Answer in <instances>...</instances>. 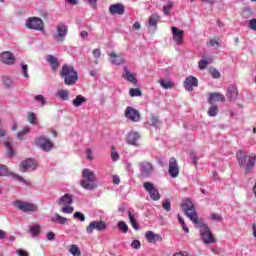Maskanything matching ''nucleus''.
<instances>
[{
  "label": "nucleus",
  "instance_id": "35",
  "mask_svg": "<svg viewBox=\"0 0 256 256\" xmlns=\"http://www.w3.org/2000/svg\"><path fill=\"white\" fill-rule=\"evenodd\" d=\"M158 83L161 85V87L163 89H172V87H173V82H171L169 80L160 79V80H158Z\"/></svg>",
  "mask_w": 256,
  "mask_h": 256
},
{
  "label": "nucleus",
  "instance_id": "7",
  "mask_svg": "<svg viewBox=\"0 0 256 256\" xmlns=\"http://www.w3.org/2000/svg\"><path fill=\"white\" fill-rule=\"evenodd\" d=\"M14 207L23 213H35L37 211V205L19 200L14 202Z\"/></svg>",
  "mask_w": 256,
  "mask_h": 256
},
{
  "label": "nucleus",
  "instance_id": "6",
  "mask_svg": "<svg viewBox=\"0 0 256 256\" xmlns=\"http://www.w3.org/2000/svg\"><path fill=\"white\" fill-rule=\"evenodd\" d=\"M79 81V74L73 66H65V85H75Z\"/></svg>",
  "mask_w": 256,
  "mask_h": 256
},
{
  "label": "nucleus",
  "instance_id": "5",
  "mask_svg": "<svg viewBox=\"0 0 256 256\" xmlns=\"http://www.w3.org/2000/svg\"><path fill=\"white\" fill-rule=\"evenodd\" d=\"M25 26L27 29H33L34 31H45V23L43 22V19L39 17L28 18Z\"/></svg>",
  "mask_w": 256,
  "mask_h": 256
},
{
  "label": "nucleus",
  "instance_id": "18",
  "mask_svg": "<svg viewBox=\"0 0 256 256\" xmlns=\"http://www.w3.org/2000/svg\"><path fill=\"white\" fill-rule=\"evenodd\" d=\"M123 71H124V73L122 74L123 79H125V81H128L129 83H132V85H136L137 77H135V74L131 73V71H129L127 66L123 67Z\"/></svg>",
  "mask_w": 256,
  "mask_h": 256
},
{
  "label": "nucleus",
  "instance_id": "4",
  "mask_svg": "<svg viewBox=\"0 0 256 256\" xmlns=\"http://www.w3.org/2000/svg\"><path fill=\"white\" fill-rule=\"evenodd\" d=\"M200 237L206 245H211L217 242V239L213 237V233L207 224L200 225Z\"/></svg>",
  "mask_w": 256,
  "mask_h": 256
},
{
  "label": "nucleus",
  "instance_id": "2",
  "mask_svg": "<svg viewBox=\"0 0 256 256\" xmlns=\"http://www.w3.org/2000/svg\"><path fill=\"white\" fill-rule=\"evenodd\" d=\"M95 172L91 171L89 168H85L82 170V179L80 181L81 187L83 189H86L87 191H93L95 187V181H96Z\"/></svg>",
  "mask_w": 256,
  "mask_h": 256
},
{
  "label": "nucleus",
  "instance_id": "28",
  "mask_svg": "<svg viewBox=\"0 0 256 256\" xmlns=\"http://www.w3.org/2000/svg\"><path fill=\"white\" fill-rule=\"evenodd\" d=\"M215 101L225 102V96L221 93H211L209 96L208 103H215Z\"/></svg>",
  "mask_w": 256,
  "mask_h": 256
},
{
  "label": "nucleus",
  "instance_id": "14",
  "mask_svg": "<svg viewBox=\"0 0 256 256\" xmlns=\"http://www.w3.org/2000/svg\"><path fill=\"white\" fill-rule=\"evenodd\" d=\"M169 175L175 179V177H179V164L177 163V159L175 157H171L169 160Z\"/></svg>",
  "mask_w": 256,
  "mask_h": 256
},
{
  "label": "nucleus",
  "instance_id": "11",
  "mask_svg": "<svg viewBox=\"0 0 256 256\" xmlns=\"http://www.w3.org/2000/svg\"><path fill=\"white\" fill-rule=\"evenodd\" d=\"M138 167L142 177H151V173L154 171L153 164L149 161L138 163Z\"/></svg>",
  "mask_w": 256,
  "mask_h": 256
},
{
  "label": "nucleus",
  "instance_id": "16",
  "mask_svg": "<svg viewBox=\"0 0 256 256\" xmlns=\"http://www.w3.org/2000/svg\"><path fill=\"white\" fill-rule=\"evenodd\" d=\"M197 85H199V80L195 76H188L184 81L186 91H193V87H197Z\"/></svg>",
  "mask_w": 256,
  "mask_h": 256
},
{
  "label": "nucleus",
  "instance_id": "21",
  "mask_svg": "<svg viewBox=\"0 0 256 256\" xmlns=\"http://www.w3.org/2000/svg\"><path fill=\"white\" fill-rule=\"evenodd\" d=\"M110 61L113 65H123L125 63V58H123V54H117L112 52L109 54Z\"/></svg>",
  "mask_w": 256,
  "mask_h": 256
},
{
  "label": "nucleus",
  "instance_id": "62",
  "mask_svg": "<svg viewBox=\"0 0 256 256\" xmlns=\"http://www.w3.org/2000/svg\"><path fill=\"white\" fill-rule=\"evenodd\" d=\"M57 97H59L60 99H65V90H60L57 93Z\"/></svg>",
  "mask_w": 256,
  "mask_h": 256
},
{
  "label": "nucleus",
  "instance_id": "64",
  "mask_svg": "<svg viewBox=\"0 0 256 256\" xmlns=\"http://www.w3.org/2000/svg\"><path fill=\"white\" fill-rule=\"evenodd\" d=\"M209 43L211 47H215V45H219V41H217L216 39H211Z\"/></svg>",
  "mask_w": 256,
  "mask_h": 256
},
{
  "label": "nucleus",
  "instance_id": "19",
  "mask_svg": "<svg viewBox=\"0 0 256 256\" xmlns=\"http://www.w3.org/2000/svg\"><path fill=\"white\" fill-rule=\"evenodd\" d=\"M0 61L6 65H13L15 63V56L11 52H3L0 54Z\"/></svg>",
  "mask_w": 256,
  "mask_h": 256
},
{
  "label": "nucleus",
  "instance_id": "55",
  "mask_svg": "<svg viewBox=\"0 0 256 256\" xmlns=\"http://www.w3.org/2000/svg\"><path fill=\"white\" fill-rule=\"evenodd\" d=\"M111 159H112V161H119V153L115 152V151H112L111 152Z\"/></svg>",
  "mask_w": 256,
  "mask_h": 256
},
{
  "label": "nucleus",
  "instance_id": "44",
  "mask_svg": "<svg viewBox=\"0 0 256 256\" xmlns=\"http://www.w3.org/2000/svg\"><path fill=\"white\" fill-rule=\"evenodd\" d=\"M162 207L167 212L171 211V201L165 200L164 202H162Z\"/></svg>",
  "mask_w": 256,
  "mask_h": 256
},
{
  "label": "nucleus",
  "instance_id": "31",
  "mask_svg": "<svg viewBox=\"0 0 256 256\" xmlns=\"http://www.w3.org/2000/svg\"><path fill=\"white\" fill-rule=\"evenodd\" d=\"M31 132V128L29 126L24 127L21 131L17 132V139H19V141H23V139H25L26 135H29V133Z\"/></svg>",
  "mask_w": 256,
  "mask_h": 256
},
{
  "label": "nucleus",
  "instance_id": "29",
  "mask_svg": "<svg viewBox=\"0 0 256 256\" xmlns=\"http://www.w3.org/2000/svg\"><path fill=\"white\" fill-rule=\"evenodd\" d=\"M4 147H6V155L7 157H15V150H13V142L11 141H5Z\"/></svg>",
  "mask_w": 256,
  "mask_h": 256
},
{
  "label": "nucleus",
  "instance_id": "12",
  "mask_svg": "<svg viewBox=\"0 0 256 256\" xmlns=\"http://www.w3.org/2000/svg\"><path fill=\"white\" fill-rule=\"evenodd\" d=\"M95 229L96 231H105V229H107V223L103 221H92L87 226L86 232L89 233V235H91V233H93Z\"/></svg>",
  "mask_w": 256,
  "mask_h": 256
},
{
  "label": "nucleus",
  "instance_id": "34",
  "mask_svg": "<svg viewBox=\"0 0 256 256\" xmlns=\"http://www.w3.org/2000/svg\"><path fill=\"white\" fill-rule=\"evenodd\" d=\"M211 63H213V58L202 59L198 62L199 69H207V66Z\"/></svg>",
  "mask_w": 256,
  "mask_h": 256
},
{
  "label": "nucleus",
  "instance_id": "48",
  "mask_svg": "<svg viewBox=\"0 0 256 256\" xmlns=\"http://www.w3.org/2000/svg\"><path fill=\"white\" fill-rule=\"evenodd\" d=\"M131 247L132 249H141V242L139 240H133Z\"/></svg>",
  "mask_w": 256,
  "mask_h": 256
},
{
  "label": "nucleus",
  "instance_id": "20",
  "mask_svg": "<svg viewBox=\"0 0 256 256\" xmlns=\"http://www.w3.org/2000/svg\"><path fill=\"white\" fill-rule=\"evenodd\" d=\"M145 238L148 243H159L163 241V237L159 234H155L153 231H147L145 233Z\"/></svg>",
  "mask_w": 256,
  "mask_h": 256
},
{
  "label": "nucleus",
  "instance_id": "26",
  "mask_svg": "<svg viewBox=\"0 0 256 256\" xmlns=\"http://www.w3.org/2000/svg\"><path fill=\"white\" fill-rule=\"evenodd\" d=\"M47 61L49 62L52 71H56L57 69H59V60H57V58L53 55H48L47 56Z\"/></svg>",
  "mask_w": 256,
  "mask_h": 256
},
{
  "label": "nucleus",
  "instance_id": "36",
  "mask_svg": "<svg viewBox=\"0 0 256 256\" xmlns=\"http://www.w3.org/2000/svg\"><path fill=\"white\" fill-rule=\"evenodd\" d=\"M29 231L33 237H37L41 233V227L39 225L30 226Z\"/></svg>",
  "mask_w": 256,
  "mask_h": 256
},
{
  "label": "nucleus",
  "instance_id": "61",
  "mask_svg": "<svg viewBox=\"0 0 256 256\" xmlns=\"http://www.w3.org/2000/svg\"><path fill=\"white\" fill-rule=\"evenodd\" d=\"M211 218L213 219V221H221V215L219 214H212Z\"/></svg>",
  "mask_w": 256,
  "mask_h": 256
},
{
  "label": "nucleus",
  "instance_id": "43",
  "mask_svg": "<svg viewBox=\"0 0 256 256\" xmlns=\"http://www.w3.org/2000/svg\"><path fill=\"white\" fill-rule=\"evenodd\" d=\"M74 219H77L78 221H85V214L81 212H75L73 215Z\"/></svg>",
  "mask_w": 256,
  "mask_h": 256
},
{
  "label": "nucleus",
  "instance_id": "40",
  "mask_svg": "<svg viewBox=\"0 0 256 256\" xmlns=\"http://www.w3.org/2000/svg\"><path fill=\"white\" fill-rule=\"evenodd\" d=\"M171 9H173V3L172 2H168V4L163 7L164 15H171Z\"/></svg>",
  "mask_w": 256,
  "mask_h": 256
},
{
  "label": "nucleus",
  "instance_id": "9",
  "mask_svg": "<svg viewBox=\"0 0 256 256\" xmlns=\"http://www.w3.org/2000/svg\"><path fill=\"white\" fill-rule=\"evenodd\" d=\"M143 187L145 191L150 195L152 201H159L161 199V194H159V190L155 188V185L151 182H144Z\"/></svg>",
  "mask_w": 256,
  "mask_h": 256
},
{
  "label": "nucleus",
  "instance_id": "1",
  "mask_svg": "<svg viewBox=\"0 0 256 256\" xmlns=\"http://www.w3.org/2000/svg\"><path fill=\"white\" fill-rule=\"evenodd\" d=\"M236 159L238 162V165L240 167L245 168V174L251 172V169H253L256 165V154L252 153L247 156V154L243 153V150H239L236 154Z\"/></svg>",
  "mask_w": 256,
  "mask_h": 256
},
{
  "label": "nucleus",
  "instance_id": "50",
  "mask_svg": "<svg viewBox=\"0 0 256 256\" xmlns=\"http://www.w3.org/2000/svg\"><path fill=\"white\" fill-rule=\"evenodd\" d=\"M3 175H7V166L0 164V177H3Z\"/></svg>",
  "mask_w": 256,
  "mask_h": 256
},
{
  "label": "nucleus",
  "instance_id": "60",
  "mask_svg": "<svg viewBox=\"0 0 256 256\" xmlns=\"http://www.w3.org/2000/svg\"><path fill=\"white\" fill-rule=\"evenodd\" d=\"M46 237H47L48 241H53V239H55V233L48 232Z\"/></svg>",
  "mask_w": 256,
  "mask_h": 256
},
{
  "label": "nucleus",
  "instance_id": "15",
  "mask_svg": "<svg viewBox=\"0 0 256 256\" xmlns=\"http://www.w3.org/2000/svg\"><path fill=\"white\" fill-rule=\"evenodd\" d=\"M183 35H185V31H183L175 26L172 27V36H173L175 43H177V45H182Z\"/></svg>",
  "mask_w": 256,
  "mask_h": 256
},
{
  "label": "nucleus",
  "instance_id": "42",
  "mask_svg": "<svg viewBox=\"0 0 256 256\" xmlns=\"http://www.w3.org/2000/svg\"><path fill=\"white\" fill-rule=\"evenodd\" d=\"M22 73L25 79H29V66L27 64H22Z\"/></svg>",
  "mask_w": 256,
  "mask_h": 256
},
{
  "label": "nucleus",
  "instance_id": "53",
  "mask_svg": "<svg viewBox=\"0 0 256 256\" xmlns=\"http://www.w3.org/2000/svg\"><path fill=\"white\" fill-rule=\"evenodd\" d=\"M92 53H93V56L95 57V59L101 58V50L99 48L94 49Z\"/></svg>",
  "mask_w": 256,
  "mask_h": 256
},
{
  "label": "nucleus",
  "instance_id": "17",
  "mask_svg": "<svg viewBox=\"0 0 256 256\" xmlns=\"http://www.w3.org/2000/svg\"><path fill=\"white\" fill-rule=\"evenodd\" d=\"M109 12L111 15H123L125 13V5L121 3L112 4L109 7Z\"/></svg>",
  "mask_w": 256,
  "mask_h": 256
},
{
  "label": "nucleus",
  "instance_id": "46",
  "mask_svg": "<svg viewBox=\"0 0 256 256\" xmlns=\"http://www.w3.org/2000/svg\"><path fill=\"white\" fill-rule=\"evenodd\" d=\"M58 204H59L60 206H62V207H61L62 213H65V196H62V197L58 200Z\"/></svg>",
  "mask_w": 256,
  "mask_h": 256
},
{
  "label": "nucleus",
  "instance_id": "33",
  "mask_svg": "<svg viewBox=\"0 0 256 256\" xmlns=\"http://www.w3.org/2000/svg\"><path fill=\"white\" fill-rule=\"evenodd\" d=\"M68 251L73 256H81V250L79 249V246L75 244L70 245Z\"/></svg>",
  "mask_w": 256,
  "mask_h": 256
},
{
  "label": "nucleus",
  "instance_id": "8",
  "mask_svg": "<svg viewBox=\"0 0 256 256\" xmlns=\"http://www.w3.org/2000/svg\"><path fill=\"white\" fill-rule=\"evenodd\" d=\"M34 143L41 149L42 151H45L48 153V151H51L53 149V142L49 140V138L40 136L35 138Z\"/></svg>",
  "mask_w": 256,
  "mask_h": 256
},
{
  "label": "nucleus",
  "instance_id": "27",
  "mask_svg": "<svg viewBox=\"0 0 256 256\" xmlns=\"http://www.w3.org/2000/svg\"><path fill=\"white\" fill-rule=\"evenodd\" d=\"M53 37L58 43L63 41V37H65V26H58L57 33L54 34Z\"/></svg>",
  "mask_w": 256,
  "mask_h": 256
},
{
  "label": "nucleus",
  "instance_id": "38",
  "mask_svg": "<svg viewBox=\"0 0 256 256\" xmlns=\"http://www.w3.org/2000/svg\"><path fill=\"white\" fill-rule=\"evenodd\" d=\"M118 229L119 231H122V233H127V231H129V226H127V223L120 221L118 222Z\"/></svg>",
  "mask_w": 256,
  "mask_h": 256
},
{
  "label": "nucleus",
  "instance_id": "13",
  "mask_svg": "<svg viewBox=\"0 0 256 256\" xmlns=\"http://www.w3.org/2000/svg\"><path fill=\"white\" fill-rule=\"evenodd\" d=\"M35 169H37V162L31 158L20 163V171H22V173H26V171H35Z\"/></svg>",
  "mask_w": 256,
  "mask_h": 256
},
{
  "label": "nucleus",
  "instance_id": "30",
  "mask_svg": "<svg viewBox=\"0 0 256 256\" xmlns=\"http://www.w3.org/2000/svg\"><path fill=\"white\" fill-rule=\"evenodd\" d=\"M128 218L129 221L133 227V229H135L136 231H139V223H137V220L135 219V212H128Z\"/></svg>",
  "mask_w": 256,
  "mask_h": 256
},
{
  "label": "nucleus",
  "instance_id": "23",
  "mask_svg": "<svg viewBox=\"0 0 256 256\" xmlns=\"http://www.w3.org/2000/svg\"><path fill=\"white\" fill-rule=\"evenodd\" d=\"M139 139H141V135L137 132H130L127 135V143H129V145H139L137 143Z\"/></svg>",
  "mask_w": 256,
  "mask_h": 256
},
{
  "label": "nucleus",
  "instance_id": "59",
  "mask_svg": "<svg viewBox=\"0 0 256 256\" xmlns=\"http://www.w3.org/2000/svg\"><path fill=\"white\" fill-rule=\"evenodd\" d=\"M73 211H75L73 206H70L69 204L65 206V213H73Z\"/></svg>",
  "mask_w": 256,
  "mask_h": 256
},
{
  "label": "nucleus",
  "instance_id": "51",
  "mask_svg": "<svg viewBox=\"0 0 256 256\" xmlns=\"http://www.w3.org/2000/svg\"><path fill=\"white\" fill-rule=\"evenodd\" d=\"M249 27L252 31H256V18H253L249 21Z\"/></svg>",
  "mask_w": 256,
  "mask_h": 256
},
{
  "label": "nucleus",
  "instance_id": "45",
  "mask_svg": "<svg viewBox=\"0 0 256 256\" xmlns=\"http://www.w3.org/2000/svg\"><path fill=\"white\" fill-rule=\"evenodd\" d=\"M86 159H88V161H93L95 159L93 156V150H91V148H87L86 150Z\"/></svg>",
  "mask_w": 256,
  "mask_h": 256
},
{
  "label": "nucleus",
  "instance_id": "25",
  "mask_svg": "<svg viewBox=\"0 0 256 256\" xmlns=\"http://www.w3.org/2000/svg\"><path fill=\"white\" fill-rule=\"evenodd\" d=\"M146 125H150V127H155V129L161 128V120L157 116H151L147 122Z\"/></svg>",
  "mask_w": 256,
  "mask_h": 256
},
{
  "label": "nucleus",
  "instance_id": "3",
  "mask_svg": "<svg viewBox=\"0 0 256 256\" xmlns=\"http://www.w3.org/2000/svg\"><path fill=\"white\" fill-rule=\"evenodd\" d=\"M182 210L184 211L185 215L194 223V225H199V216L195 211V205L191 199L186 198L182 201Z\"/></svg>",
  "mask_w": 256,
  "mask_h": 256
},
{
  "label": "nucleus",
  "instance_id": "56",
  "mask_svg": "<svg viewBox=\"0 0 256 256\" xmlns=\"http://www.w3.org/2000/svg\"><path fill=\"white\" fill-rule=\"evenodd\" d=\"M174 256H191V254H189V252L187 251H180V252L174 253Z\"/></svg>",
  "mask_w": 256,
  "mask_h": 256
},
{
  "label": "nucleus",
  "instance_id": "49",
  "mask_svg": "<svg viewBox=\"0 0 256 256\" xmlns=\"http://www.w3.org/2000/svg\"><path fill=\"white\" fill-rule=\"evenodd\" d=\"M73 203V196L71 194H65V204L71 205Z\"/></svg>",
  "mask_w": 256,
  "mask_h": 256
},
{
  "label": "nucleus",
  "instance_id": "52",
  "mask_svg": "<svg viewBox=\"0 0 256 256\" xmlns=\"http://www.w3.org/2000/svg\"><path fill=\"white\" fill-rule=\"evenodd\" d=\"M16 253H17L18 256H29V252H27V251H25L21 248L17 249Z\"/></svg>",
  "mask_w": 256,
  "mask_h": 256
},
{
  "label": "nucleus",
  "instance_id": "41",
  "mask_svg": "<svg viewBox=\"0 0 256 256\" xmlns=\"http://www.w3.org/2000/svg\"><path fill=\"white\" fill-rule=\"evenodd\" d=\"M52 221H54V223H60L61 225H65V218L59 214H56L55 218H52Z\"/></svg>",
  "mask_w": 256,
  "mask_h": 256
},
{
  "label": "nucleus",
  "instance_id": "22",
  "mask_svg": "<svg viewBox=\"0 0 256 256\" xmlns=\"http://www.w3.org/2000/svg\"><path fill=\"white\" fill-rule=\"evenodd\" d=\"M239 95V92L237 91V87L234 85L228 86L226 97L228 101H235Z\"/></svg>",
  "mask_w": 256,
  "mask_h": 256
},
{
  "label": "nucleus",
  "instance_id": "39",
  "mask_svg": "<svg viewBox=\"0 0 256 256\" xmlns=\"http://www.w3.org/2000/svg\"><path fill=\"white\" fill-rule=\"evenodd\" d=\"M130 97H141L142 92L138 88H132L129 91Z\"/></svg>",
  "mask_w": 256,
  "mask_h": 256
},
{
  "label": "nucleus",
  "instance_id": "37",
  "mask_svg": "<svg viewBox=\"0 0 256 256\" xmlns=\"http://www.w3.org/2000/svg\"><path fill=\"white\" fill-rule=\"evenodd\" d=\"M219 113V108L215 105H212L208 109V115L209 117H216V115Z\"/></svg>",
  "mask_w": 256,
  "mask_h": 256
},
{
  "label": "nucleus",
  "instance_id": "58",
  "mask_svg": "<svg viewBox=\"0 0 256 256\" xmlns=\"http://www.w3.org/2000/svg\"><path fill=\"white\" fill-rule=\"evenodd\" d=\"M112 181L114 185H119L121 183V179L119 178V175H114Z\"/></svg>",
  "mask_w": 256,
  "mask_h": 256
},
{
  "label": "nucleus",
  "instance_id": "57",
  "mask_svg": "<svg viewBox=\"0 0 256 256\" xmlns=\"http://www.w3.org/2000/svg\"><path fill=\"white\" fill-rule=\"evenodd\" d=\"M36 101H40V103H42V105H45V97L43 95H37L35 97Z\"/></svg>",
  "mask_w": 256,
  "mask_h": 256
},
{
  "label": "nucleus",
  "instance_id": "32",
  "mask_svg": "<svg viewBox=\"0 0 256 256\" xmlns=\"http://www.w3.org/2000/svg\"><path fill=\"white\" fill-rule=\"evenodd\" d=\"M87 101V98L83 97L82 95L76 96V98L72 101V104L75 107H81L83 103Z\"/></svg>",
  "mask_w": 256,
  "mask_h": 256
},
{
  "label": "nucleus",
  "instance_id": "54",
  "mask_svg": "<svg viewBox=\"0 0 256 256\" xmlns=\"http://www.w3.org/2000/svg\"><path fill=\"white\" fill-rule=\"evenodd\" d=\"M211 73H212V77H213L214 79H219V78L221 77V73L218 72L217 69H213Z\"/></svg>",
  "mask_w": 256,
  "mask_h": 256
},
{
  "label": "nucleus",
  "instance_id": "47",
  "mask_svg": "<svg viewBox=\"0 0 256 256\" xmlns=\"http://www.w3.org/2000/svg\"><path fill=\"white\" fill-rule=\"evenodd\" d=\"M35 119H37L35 113L31 112L28 114V121L31 123V125H35Z\"/></svg>",
  "mask_w": 256,
  "mask_h": 256
},
{
  "label": "nucleus",
  "instance_id": "10",
  "mask_svg": "<svg viewBox=\"0 0 256 256\" xmlns=\"http://www.w3.org/2000/svg\"><path fill=\"white\" fill-rule=\"evenodd\" d=\"M124 115H125L126 119H129L133 123H139V121H141V114L139 113V110H137L131 106H128L125 109Z\"/></svg>",
  "mask_w": 256,
  "mask_h": 256
},
{
  "label": "nucleus",
  "instance_id": "24",
  "mask_svg": "<svg viewBox=\"0 0 256 256\" xmlns=\"http://www.w3.org/2000/svg\"><path fill=\"white\" fill-rule=\"evenodd\" d=\"M160 19L161 17L158 14H152L148 19V28L157 29V23H159Z\"/></svg>",
  "mask_w": 256,
  "mask_h": 256
},
{
  "label": "nucleus",
  "instance_id": "63",
  "mask_svg": "<svg viewBox=\"0 0 256 256\" xmlns=\"http://www.w3.org/2000/svg\"><path fill=\"white\" fill-rule=\"evenodd\" d=\"M190 158L192 159V162L194 163V165H197V161L199 158L195 154H191Z\"/></svg>",
  "mask_w": 256,
  "mask_h": 256
}]
</instances>
